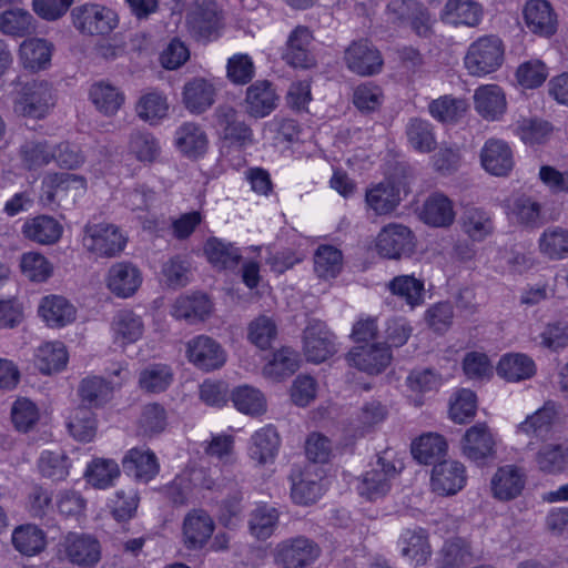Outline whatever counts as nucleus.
I'll list each match as a JSON object with an SVG mask.
<instances>
[{"mask_svg": "<svg viewBox=\"0 0 568 568\" xmlns=\"http://www.w3.org/2000/svg\"><path fill=\"white\" fill-rule=\"evenodd\" d=\"M291 478V496L294 503L310 505L322 496L323 486L318 476L312 473L311 467L305 468L303 471H294Z\"/></svg>", "mask_w": 568, "mask_h": 568, "instance_id": "72a5a7b5", "label": "nucleus"}, {"mask_svg": "<svg viewBox=\"0 0 568 568\" xmlns=\"http://www.w3.org/2000/svg\"><path fill=\"white\" fill-rule=\"evenodd\" d=\"M112 389L110 383L104 378L90 376L81 381L78 392L82 402L98 407L109 400Z\"/></svg>", "mask_w": 568, "mask_h": 568, "instance_id": "0e129e2a", "label": "nucleus"}, {"mask_svg": "<svg viewBox=\"0 0 568 568\" xmlns=\"http://www.w3.org/2000/svg\"><path fill=\"white\" fill-rule=\"evenodd\" d=\"M121 471L118 463L108 458H94L87 467L84 477L87 481L98 489L113 486Z\"/></svg>", "mask_w": 568, "mask_h": 568, "instance_id": "79ce46f5", "label": "nucleus"}, {"mask_svg": "<svg viewBox=\"0 0 568 568\" xmlns=\"http://www.w3.org/2000/svg\"><path fill=\"white\" fill-rule=\"evenodd\" d=\"M36 30L32 14L19 7H13L0 12V32L2 34L23 38Z\"/></svg>", "mask_w": 568, "mask_h": 568, "instance_id": "4c0bfd02", "label": "nucleus"}, {"mask_svg": "<svg viewBox=\"0 0 568 568\" xmlns=\"http://www.w3.org/2000/svg\"><path fill=\"white\" fill-rule=\"evenodd\" d=\"M390 293L406 302L412 308L423 303L424 282L413 275H398L388 284Z\"/></svg>", "mask_w": 568, "mask_h": 568, "instance_id": "de8ad7c7", "label": "nucleus"}, {"mask_svg": "<svg viewBox=\"0 0 568 568\" xmlns=\"http://www.w3.org/2000/svg\"><path fill=\"white\" fill-rule=\"evenodd\" d=\"M68 361V354L62 343H47L40 346L36 354V364L43 374L62 369Z\"/></svg>", "mask_w": 568, "mask_h": 568, "instance_id": "4d7b16f0", "label": "nucleus"}, {"mask_svg": "<svg viewBox=\"0 0 568 568\" xmlns=\"http://www.w3.org/2000/svg\"><path fill=\"white\" fill-rule=\"evenodd\" d=\"M235 408L250 416H260L266 412V398L262 392L250 385L235 387L231 393Z\"/></svg>", "mask_w": 568, "mask_h": 568, "instance_id": "37998d69", "label": "nucleus"}, {"mask_svg": "<svg viewBox=\"0 0 568 568\" xmlns=\"http://www.w3.org/2000/svg\"><path fill=\"white\" fill-rule=\"evenodd\" d=\"M304 354L313 363H322L335 352V336L325 323L313 320L304 329Z\"/></svg>", "mask_w": 568, "mask_h": 568, "instance_id": "f8f14e48", "label": "nucleus"}, {"mask_svg": "<svg viewBox=\"0 0 568 568\" xmlns=\"http://www.w3.org/2000/svg\"><path fill=\"white\" fill-rule=\"evenodd\" d=\"M186 355L197 368L210 372L219 369L226 362V353L214 338L199 335L187 342Z\"/></svg>", "mask_w": 568, "mask_h": 568, "instance_id": "9b49d317", "label": "nucleus"}, {"mask_svg": "<svg viewBox=\"0 0 568 568\" xmlns=\"http://www.w3.org/2000/svg\"><path fill=\"white\" fill-rule=\"evenodd\" d=\"M420 220L434 227H448L455 220L453 202L442 193H434L425 201Z\"/></svg>", "mask_w": 568, "mask_h": 568, "instance_id": "c756f323", "label": "nucleus"}, {"mask_svg": "<svg viewBox=\"0 0 568 568\" xmlns=\"http://www.w3.org/2000/svg\"><path fill=\"white\" fill-rule=\"evenodd\" d=\"M507 214L510 221L526 226L537 227L540 225L541 206L539 202L526 194H518L508 201Z\"/></svg>", "mask_w": 568, "mask_h": 568, "instance_id": "f704fd0d", "label": "nucleus"}, {"mask_svg": "<svg viewBox=\"0 0 568 568\" xmlns=\"http://www.w3.org/2000/svg\"><path fill=\"white\" fill-rule=\"evenodd\" d=\"M248 530L258 540L268 539L278 524V513L275 508L257 507L250 514Z\"/></svg>", "mask_w": 568, "mask_h": 568, "instance_id": "6e6d98bb", "label": "nucleus"}, {"mask_svg": "<svg viewBox=\"0 0 568 568\" xmlns=\"http://www.w3.org/2000/svg\"><path fill=\"white\" fill-rule=\"evenodd\" d=\"M463 231L473 241H483L494 231V223L490 215L478 207H467L462 215Z\"/></svg>", "mask_w": 568, "mask_h": 568, "instance_id": "a18cd8bd", "label": "nucleus"}, {"mask_svg": "<svg viewBox=\"0 0 568 568\" xmlns=\"http://www.w3.org/2000/svg\"><path fill=\"white\" fill-rule=\"evenodd\" d=\"M42 476L52 480H63L69 476L71 467L69 457L61 450H44L38 462Z\"/></svg>", "mask_w": 568, "mask_h": 568, "instance_id": "338daca9", "label": "nucleus"}, {"mask_svg": "<svg viewBox=\"0 0 568 568\" xmlns=\"http://www.w3.org/2000/svg\"><path fill=\"white\" fill-rule=\"evenodd\" d=\"M540 470L546 473H560L568 469V445L549 444L544 446L536 456Z\"/></svg>", "mask_w": 568, "mask_h": 568, "instance_id": "bf43d9fd", "label": "nucleus"}, {"mask_svg": "<svg viewBox=\"0 0 568 568\" xmlns=\"http://www.w3.org/2000/svg\"><path fill=\"white\" fill-rule=\"evenodd\" d=\"M74 27L83 34L104 36L118 24L116 14L110 8L97 3H84L73 8Z\"/></svg>", "mask_w": 568, "mask_h": 568, "instance_id": "423d86ee", "label": "nucleus"}, {"mask_svg": "<svg viewBox=\"0 0 568 568\" xmlns=\"http://www.w3.org/2000/svg\"><path fill=\"white\" fill-rule=\"evenodd\" d=\"M366 204L377 215L388 214L399 204L398 190L390 182H382L366 191Z\"/></svg>", "mask_w": 568, "mask_h": 568, "instance_id": "a19ab883", "label": "nucleus"}, {"mask_svg": "<svg viewBox=\"0 0 568 568\" xmlns=\"http://www.w3.org/2000/svg\"><path fill=\"white\" fill-rule=\"evenodd\" d=\"M12 110L22 118L43 119L55 104V93L50 82L33 79L12 82Z\"/></svg>", "mask_w": 568, "mask_h": 568, "instance_id": "f257e3e1", "label": "nucleus"}, {"mask_svg": "<svg viewBox=\"0 0 568 568\" xmlns=\"http://www.w3.org/2000/svg\"><path fill=\"white\" fill-rule=\"evenodd\" d=\"M313 34L307 27L298 26L288 36L283 59L294 68L310 69L315 59L310 51Z\"/></svg>", "mask_w": 568, "mask_h": 568, "instance_id": "aec40b11", "label": "nucleus"}, {"mask_svg": "<svg viewBox=\"0 0 568 568\" xmlns=\"http://www.w3.org/2000/svg\"><path fill=\"white\" fill-rule=\"evenodd\" d=\"M556 415L555 403L547 402L540 409L528 416L519 425V430L527 435L544 438L549 433Z\"/></svg>", "mask_w": 568, "mask_h": 568, "instance_id": "13d9d810", "label": "nucleus"}, {"mask_svg": "<svg viewBox=\"0 0 568 568\" xmlns=\"http://www.w3.org/2000/svg\"><path fill=\"white\" fill-rule=\"evenodd\" d=\"M223 11L213 0H203L185 18L186 29L195 40H210L222 27Z\"/></svg>", "mask_w": 568, "mask_h": 568, "instance_id": "6e6552de", "label": "nucleus"}, {"mask_svg": "<svg viewBox=\"0 0 568 568\" xmlns=\"http://www.w3.org/2000/svg\"><path fill=\"white\" fill-rule=\"evenodd\" d=\"M504 53V43L497 36H483L468 47L464 64L470 75L484 77L501 67Z\"/></svg>", "mask_w": 568, "mask_h": 568, "instance_id": "f03ea898", "label": "nucleus"}, {"mask_svg": "<svg viewBox=\"0 0 568 568\" xmlns=\"http://www.w3.org/2000/svg\"><path fill=\"white\" fill-rule=\"evenodd\" d=\"M463 453L474 462H483L495 453V440L486 424L471 426L463 438Z\"/></svg>", "mask_w": 568, "mask_h": 568, "instance_id": "a878e982", "label": "nucleus"}, {"mask_svg": "<svg viewBox=\"0 0 568 568\" xmlns=\"http://www.w3.org/2000/svg\"><path fill=\"white\" fill-rule=\"evenodd\" d=\"M447 443L436 433L422 435L412 444V454L420 464H432L446 454Z\"/></svg>", "mask_w": 568, "mask_h": 568, "instance_id": "c03bdc74", "label": "nucleus"}, {"mask_svg": "<svg viewBox=\"0 0 568 568\" xmlns=\"http://www.w3.org/2000/svg\"><path fill=\"white\" fill-rule=\"evenodd\" d=\"M43 321L51 327H62L75 320V308L62 296H47L39 306Z\"/></svg>", "mask_w": 568, "mask_h": 568, "instance_id": "c9c22d12", "label": "nucleus"}, {"mask_svg": "<svg viewBox=\"0 0 568 568\" xmlns=\"http://www.w3.org/2000/svg\"><path fill=\"white\" fill-rule=\"evenodd\" d=\"M400 552L416 566L427 562L432 555L428 536L422 528L405 529L398 539Z\"/></svg>", "mask_w": 568, "mask_h": 568, "instance_id": "473e14b6", "label": "nucleus"}, {"mask_svg": "<svg viewBox=\"0 0 568 568\" xmlns=\"http://www.w3.org/2000/svg\"><path fill=\"white\" fill-rule=\"evenodd\" d=\"M143 322L132 311H120L113 318L114 342L121 346L135 343L143 334Z\"/></svg>", "mask_w": 568, "mask_h": 568, "instance_id": "ea45409f", "label": "nucleus"}, {"mask_svg": "<svg viewBox=\"0 0 568 568\" xmlns=\"http://www.w3.org/2000/svg\"><path fill=\"white\" fill-rule=\"evenodd\" d=\"M392 358V352L384 343L354 346L346 356L351 366L371 375L385 371L390 364Z\"/></svg>", "mask_w": 568, "mask_h": 568, "instance_id": "9d476101", "label": "nucleus"}, {"mask_svg": "<svg viewBox=\"0 0 568 568\" xmlns=\"http://www.w3.org/2000/svg\"><path fill=\"white\" fill-rule=\"evenodd\" d=\"M473 561L470 547L462 538L447 540L442 548V568H464Z\"/></svg>", "mask_w": 568, "mask_h": 568, "instance_id": "69168bd1", "label": "nucleus"}, {"mask_svg": "<svg viewBox=\"0 0 568 568\" xmlns=\"http://www.w3.org/2000/svg\"><path fill=\"white\" fill-rule=\"evenodd\" d=\"M212 304L205 295L180 296L172 305L171 314L176 320L191 324L203 321L210 315Z\"/></svg>", "mask_w": 568, "mask_h": 568, "instance_id": "e433bc0d", "label": "nucleus"}, {"mask_svg": "<svg viewBox=\"0 0 568 568\" xmlns=\"http://www.w3.org/2000/svg\"><path fill=\"white\" fill-rule=\"evenodd\" d=\"M168 110L166 97L156 90L143 93L135 106L138 116L150 123L158 122L166 116Z\"/></svg>", "mask_w": 568, "mask_h": 568, "instance_id": "5fc2aeb1", "label": "nucleus"}, {"mask_svg": "<svg viewBox=\"0 0 568 568\" xmlns=\"http://www.w3.org/2000/svg\"><path fill=\"white\" fill-rule=\"evenodd\" d=\"M281 445L275 427L267 425L256 430L250 439L248 456L258 465L273 463Z\"/></svg>", "mask_w": 568, "mask_h": 568, "instance_id": "393cba45", "label": "nucleus"}, {"mask_svg": "<svg viewBox=\"0 0 568 568\" xmlns=\"http://www.w3.org/2000/svg\"><path fill=\"white\" fill-rule=\"evenodd\" d=\"M84 248L98 257H114L126 245V237L120 229L111 223H87L83 229Z\"/></svg>", "mask_w": 568, "mask_h": 568, "instance_id": "7ed1b4c3", "label": "nucleus"}, {"mask_svg": "<svg viewBox=\"0 0 568 568\" xmlns=\"http://www.w3.org/2000/svg\"><path fill=\"white\" fill-rule=\"evenodd\" d=\"M343 267L342 252L332 245H320L314 254V270L318 277H336Z\"/></svg>", "mask_w": 568, "mask_h": 568, "instance_id": "3c124183", "label": "nucleus"}, {"mask_svg": "<svg viewBox=\"0 0 568 568\" xmlns=\"http://www.w3.org/2000/svg\"><path fill=\"white\" fill-rule=\"evenodd\" d=\"M540 251L549 258L568 256V230L559 226L546 229L539 239Z\"/></svg>", "mask_w": 568, "mask_h": 568, "instance_id": "e2e57ef3", "label": "nucleus"}, {"mask_svg": "<svg viewBox=\"0 0 568 568\" xmlns=\"http://www.w3.org/2000/svg\"><path fill=\"white\" fill-rule=\"evenodd\" d=\"M67 426L72 437L80 442H91L97 434L94 414L84 406H79L72 410Z\"/></svg>", "mask_w": 568, "mask_h": 568, "instance_id": "603ef678", "label": "nucleus"}, {"mask_svg": "<svg viewBox=\"0 0 568 568\" xmlns=\"http://www.w3.org/2000/svg\"><path fill=\"white\" fill-rule=\"evenodd\" d=\"M476 111L487 120H497L506 111V97L497 84L479 87L474 94Z\"/></svg>", "mask_w": 568, "mask_h": 568, "instance_id": "7c9ffc66", "label": "nucleus"}, {"mask_svg": "<svg viewBox=\"0 0 568 568\" xmlns=\"http://www.w3.org/2000/svg\"><path fill=\"white\" fill-rule=\"evenodd\" d=\"M174 144L189 159L202 158L209 149V138L195 122H184L175 131Z\"/></svg>", "mask_w": 568, "mask_h": 568, "instance_id": "4be33fe9", "label": "nucleus"}, {"mask_svg": "<svg viewBox=\"0 0 568 568\" xmlns=\"http://www.w3.org/2000/svg\"><path fill=\"white\" fill-rule=\"evenodd\" d=\"M377 253L386 258L399 260L415 250V236L409 227L390 223L385 225L376 239Z\"/></svg>", "mask_w": 568, "mask_h": 568, "instance_id": "1a4fd4ad", "label": "nucleus"}, {"mask_svg": "<svg viewBox=\"0 0 568 568\" xmlns=\"http://www.w3.org/2000/svg\"><path fill=\"white\" fill-rule=\"evenodd\" d=\"M480 162L488 173L506 176L514 168L511 149L503 140L489 139L481 149Z\"/></svg>", "mask_w": 568, "mask_h": 568, "instance_id": "412c9836", "label": "nucleus"}, {"mask_svg": "<svg viewBox=\"0 0 568 568\" xmlns=\"http://www.w3.org/2000/svg\"><path fill=\"white\" fill-rule=\"evenodd\" d=\"M89 98L95 109L105 116L118 113L124 103V93L106 81H99L91 85Z\"/></svg>", "mask_w": 568, "mask_h": 568, "instance_id": "2f4dec72", "label": "nucleus"}, {"mask_svg": "<svg viewBox=\"0 0 568 568\" xmlns=\"http://www.w3.org/2000/svg\"><path fill=\"white\" fill-rule=\"evenodd\" d=\"M467 481L465 466L457 460H444L435 464L432 470L430 486L440 496L457 494Z\"/></svg>", "mask_w": 568, "mask_h": 568, "instance_id": "ddd939ff", "label": "nucleus"}, {"mask_svg": "<svg viewBox=\"0 0 568 568\" xmlns=\"http://www.w3.org/2000/svg\"><path fill=\"white\" fill-rule=\"evenodd\" d=\"M105 281L113 294L125 298L138 291L142 283V275L131 262H118L109 268Z\"/></svg>", "mask_w": 568, "mask_h": 568, "instance_id": "6ab92c4d", "label": "nucleus"}, {"mask_svg": "<svg viewBox=\"0 0 568 568\" xmlns=\"http://www.w3.org/2000/svg\"><path fill=\"white\" fill-rule=\"evenodd\" d=\"M12 544L22 555L33 556L45 547L44 532L34 525H24L12 532Z\"/></svg>", "mask_w": 568, "mask_h": 568, "instance_id": "8fccbe9b", "label": "nucleus"}, {"mask_svg": "<svg viewBox=\"0 0 568 568\" xmlns=\"http://www.w3.org/2000/svg\"><path fill=\"white\" fill-rule=\"evenodd\" d=\"M524 20L534 34L549 38L557 31V16L546 0H529L524 8Z\"/></svg>", "mask_w": 568, "mask_h": 568, "instance_id": "dca6fc26", "label": "nucleus"}, {"mask_svg": "<svg viewBox=\"0 0 568 568\" xmlns=\"http://www.w3.org/2000/svg\"><path fill=\"white\" fill-rule=\"evenodd\" d=\"M54 45L42 38H29L21 42L18 51L19 62L32 73L47 70L51 64Z\"/></svg>", "mask_w": 568, "mask_h": 568, "instance_id": "2eb2a0df", "label": "nucleus"}, {"mask_svg": "<svg viewBox=\"0 0 568 568\" xmlns=\"http://www.w3.org/2000/svg\"><path fill=\"white\" fill-rule=\"evenodd\" d=\"M173 381V372L165 364H151L141 371L139 385L146 393H162Z\"/></svg>", "mask_w": 568, "mask_h": 568, "instance_id": "864d4df0", "label": "nucleus"}, {"mask_svg": "<svg viewBox=\"0 0 568 568\" xmlns=\"http://www.w3.org/2000/svg\"><path fill=\"white\" fill-rule=\"evenodd\" d=\"M345 61L349 70L359 75L375 74L383 65L379 51L366 40L353 42L345 51Z\"/></svg>", "mask_w": 568, "mask_h": 568, "instance_id": "f3484780", "label": "nucleus"}, {"mask_svg": "<svg viewBox=\"0 0 568 568\" xmlns=\"http://www.w3.org/2000/svg\"><path fill=\"white\" fill-rule=\"evenodd\" d=\"M63 232V226L52 216L38 215L26 220L22 234L26 239L42 245L57 243Z\"/></svg>", "mask_w": 568, "mask_h": 568, "instance_id": "c85d7f7f", "label": "nucleus"}, {"mask_svg": "<svg viewBox=\"0 0 568 568\" xmlns=\"http://www.w3.org/2000/svg\"><path fill=\"white\" fill-rule=\"evenodd\" d=\"M20 156L28 170H36L53 161L54 145L45 140H28L20 148Z\"/></svg>", "mask_w": 568, "mask_h": 568, "instance_id": "09e8293b", "label": "nucleus"}, {"mask_svg": "<svg viewBox=\"0 0 568 568\" xmlns=\"http://www.w3.org/2000/svg\"><path fill=\"white\" fill-rule=\"evenodd\" d=\"M466 110V102L452 95L435 99L428 105L430 115L443 123L456 122L464 115Z\"/></svg>", "mask_w": 568, "mask_h": 568, "instance_id": "052dcab7", "label": "nucleus"}, {"mask_svg": "<svg viewBox=\"0 0 568 568\" xmlns=\"http://www.w3.org/2000/svg\"><path fill=\"white\" fill-rule=\"evenodd\" d=\"M280 95L272 82L257 80L246 89L245 112L254 119L270 115L278 105Z\"/></svg>", "mask_w": 568, "mask_h": 568, "instance_id": "4468645a", "label": "nucleus"}, {"mask_svg": "<svg viewBox=\"0 0 568 568\" xmlns=\"http://www.w3.org/2000/svg\"><path fill=\"white\" fill-rule=\"evenodd\" d=\"M321 548L305 536L280 541L274 548V560L284 568H305L320 557Z\"/></svg>", "mask_w": 568, "mask_h": 568, "instance_id": "20e7f679", "label": "nucleus"}, {"mask_svg": "<svg viewBox=\"0 0 568 568\" xmlns=\"http://www.w3.org/2000/svg\"><path fill=\"white\" fill-rule=\"evenodd\" d=\"M216 95L214 84L204 78H193L187 81L182 91V102L193 114H202L210 109Z\"/></svg>", "mask_w": 568, "mask_h": 568, "instance_id": "5701e85b", "label": "nucleus"}, {"mask_svg": "<svg viewBox=\"0 0 568 568\" xmlns=\"http://www.w3.org/2000/svg\"><path fill=\"white\" fill-rule=\"evenodd\" d=\"M524 487L525 474L510 465L498 468L490 481L493 496L503 501L519 496Z\"/></svg>", "mask_w": 568, "mask_h": 568, "instance_id": "bb28decb", "label": "nucleus"}, {"mask_svg": "<svg viewBox=\"0 0 568 568\" xmlns=\"http://www.w3.org/2000/svg\"><path fill=\"white\" fill-rule=\"evenodd\" d=\"M215 528L212 517L203 509H192L183 520V538L186 548L201 549Z\"/></svg>", "mask_w": 568, "mask_h": 568, "instance_id": "a211bd4d", "label": "nucleus"}, {"mask_svg": "<svg viewBox=\"0 0 568 568\" xmlns=\"http://www.w3.org/2000/svg\"><path fill=\"white\" fill-rule=\"evenodd\" d=\"M204 253L209 262L217 268H233L242 257L237 247L216 237L206 241Z\"/></svg>", "mask_w": 568, "mask_h": 568, "instance_id": "49530a36", "label": "nucleus"}, {"mask_svg": "<svg viewBox=\"0 0 568 568\" xmlns=\"http://www.w3.org/2000/svg\"><path fill=\"white\" fill-rule=\"evenodd\" d=\"M60 560H68L78 566L95 565L101 558L99 541L84 534L69 532L58 545Z\"/></svg>", "mask_w": 568, "mask_h": 568, "instance_id": "0eeeda50", "label": "nucleus"}, {"mask_svg": "<svg viewBox=\"0 0 568 568\" xmlns=\"http://www.w3.org/2000/svg\"><path fill=\"white\" fill-rule=\"evenodd\" d=\"M406 135L410 145L424 153H429L436 148V140L432 124L423 119H410L406 126Z\"/></svg>", "mask_w": 568, "mask_h": 568, "instance_id": "680f3d73", "label": "nucleus"}, {"mask_svg": "<svg viewBox=\"0 0 568 568\" xmlns=\"http://www.w3.org/2000/svg\"><path fill=\"white\" fill-rule=\"evenodd\" d=\"M125 473L139 481L149 483L160 470L155 454L149 448L134 447L126 452L122 459Z\"/></svg>", "mask_w": 568, "mask_h": 568, "instance_id": "b1692460", "label": "nucleus"}, {"mask_svg": "<svg viewBox=\"0 0 568 568\" xmlns=\"http://www.w3.org/2000/svg\"><path fill=\"white\" fill-rule=\"evenodd\" d=\"M484 10L480 3L474 0H447L442 19L453 26L477 27L483 19Z\"/></svg>", "mask_w": 568, "mask_h": 568, "instance_id": "cd10ccee", "label": "nucleus"}, {"mask_svg": "<svg viewBox=\"0 0 568 568\" xmlns=\"http://www.w3.org/2000/svg\"><path fill=\"white\" fill-rule=\"evenodd\" d=\"M396 465L387 459V453L377 457L371 469L358 479V494L369 501L377 500L387 495L392 480L397 475Z\"/></svg>", "mask_w": 568, "mask_h": 568, "instance_id": "39448f33", "label": "nucleus"}, {"mask_svg": "<svg viewBox=\"0 0 568 568\" xmlns=\"http://www.w3.org/2000/svg\"><path fill=\"white\" fill-rule=\"evenodd\" d=\"M247 336L252 344L261 349H266L277 337V325L268 316H258L250 323Z\"/></svg>", "mask_w": 568, "mask_h": 568, "instance_id": "774afa93", "label": "nucleus"}, {"mask_svg": "<svg viewBox=\"0 0 568 568\" xmlns=\"http://www.w3.org/2000/svg\"><path fill=\"white\" fill-rule=\"evenodd\" d=\"M536 373L534 361L524 354H506L497 366V374L508 382H520Z\"/></svg>", "mask_w": 568, "mask_h": 568, "instance_id": "58836bf2", "label": "nucleus"}]
</instances>
